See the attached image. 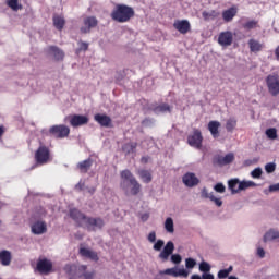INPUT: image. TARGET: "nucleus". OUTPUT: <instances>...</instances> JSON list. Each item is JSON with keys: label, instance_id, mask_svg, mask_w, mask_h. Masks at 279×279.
Instances as JSON below:
<instances>
[{"label": "nucleus", "instance_id": "f257e3e1", "mask_svg": "<svg viewBox=\"0 0 279 279\" xmlns=\"http://www.w3.org/2000/svg\"><path fill=\"white\" fill-rule=\"evenodd\" d=\"M120 177L122 179L120 186L122 191H124L125 195H138L141 193L142 185L138 183L134 174H132V171L130 170H123L120 173Z\"/></svg>", "mask_w": 279, "mask_h": 279}, {"label": "nucleus", "instance_id": "f03ea898", "mask_svg": "<svg viewBox=\"0 0 279 279\" xmlns=\"http://www.w3.org/2000/svg\"><path fill=\"white\" fill-rule=\"evenodd\" d=\"M70 217L80 228H84V226H86L88 230H90V228H104V219L87 217L77 208L70 209Z\"/></svg>", "mask_w": 279, "mask_h": 279}, {"label": "nucleus", "instance_id": "7ed1b4c3", "mask_svg": "<svg viewBox=\"0 0 279 279\" xmlns=\"http://www.w3.org/2000/svg\"><path fill=\"white\" fill-rule=\"evenodd\" d=\"M134 8L128 4H116L111 12V19L116 23H129L130 20L134 19Z\"/></svg>", "mask_w": 279, "mask_h": 279}, {"label": "nucleus", "instance_id": "20e7f679", "mask_svg": "<svg viewBox=\"0 0 279 279\" xmlns=\"http://www.w3.org/2000/svg\"><path fill=\"white\" fill-rule=\"evenodd\" d=\"M48 132L53 138H68L69 134H71V129L64 124H56L50 126Z\"/></svg>", "mask_w": 279, "mask_h": 279}, {"label": "nucleus", "instance_id": "39448f33", "mask_svg": "<svg viewBox=\"0 0 279 279\" xmlns=\"http://www.w3.org/2000/svg\"><path fill=\"white\" fill-rule=\"evenodd\" d=\"M51 158V151L49 147L41 145L35 153V160L37 165H47Z\"/></svg>", "mask_w": 279, "mask_h": 279}, {"label": "nucleus", "instance_id": "423d86ee", "mask_svg": "<svg viewBox=\"0 0 279 279\" xmlns=\"http://www.w3.org/2000/svg\"><path fill=\"white\" fill-rule=\"evenodd\" d=\"M36 271L41 276H49L53 271V263L47 258H39L37 260Z\"/></svg>", "mask_w": 279, "mask_h": 279}, {"label": "nucleus", "instance_id": "0eeeda50", "mask_svg": "<svg viewBox=\"0 0 279 279\" xmlns=\"http://www.w3.org/2000/svg\"><path fill=\"white\" fill-rule=\"evenodd\" d=\"M266 84L268 86V92L272 97L279 95V77L278 75H268L266 78Z\"/></svg>", "mask_w": 279, "mask_h": 279}, {"label": "nucleus", "instance_id": "6e6552de", "mask_svg": "<svg viewBox=\"0 0 279 279\" xmlns=\"http://www.w3.org/2000/svg\"><path fill=\"white\" fill-rule=\"evenodd\" d=\"M204 137L202 136V131L195 129L192 135H189L187 143L191 147H196V149H202V142Z\"/></svg>", "mask_w": 279, "mask_h": 279}, {"label": "nucleus", "instance_id": "1a4fd4ad", "mask_svg": "<svg viewBox=\"0 0 279 279\" xmlns=\"http://www.w3.org/2000/svg\"><path fill=\"white\" fill-rule=\"evenodd\" d=\"M234 43V34L230 31L221 32L218 35V44L220 47H230Z\"/></svg>", "mask_w": 279, "mask_h": 279}, {"label": "nucleus", "instance_id": "9d476101", "mask_svg": "<svg viewBox=\"0 0 279 279\" xmlns=\"http://www.w3.org/2000/svg\"><path fill=\"white\" fill-rule=\"evenodd\" d=\"M234 162V154L229 153L226 156L218 155L214 158V165L217 167H226V165H231Z\"/></svg>", "mask_w": 279, "mask_h": 279}, {"label": "nucleus", "instance_id": "9b49d317", "mask_svg": "<svg viewBox=\"0 0 279 279\" xmlns=\"http://www.w3.org/2000/svg\"><path fill=\"white\" fill-rule=\"evenodd\" d=\"M83 23H84V26L81 27L82 34H89L90 29H93L94 27H97V25L99 24V21H97V17L95 16H87L84 19Z\"/></svg>", "mask_w": 279, "mask_h": 279}, {"label": "nucleus", "instance_id": "f8f14e48", "mask_svg": "<svg viewBox=\"0 0 279 279\" xmlns=\"http://www.w3.org/2000/svg\"><path fill=\"white\" fill-rule=\"evenodd\" d=\"M70 125L72 128H81L82 125H88V117L82 114H73L69 117Z\"/></svg>", "mask_w": 279, "mask_h": 279}, {"label": "nucleus", "instance_id": "ddd939ff", "mask_svg": "<svg viewBox=\"0 0 279 279\" xmlns=\"http://www.w3.org/2000/svg\"><path fill=\"white\" fill-rule=\"evenodd\" d=\"M175 250V245L172 241L167 242L163 250L159 254V258L162 260V263H167L169 260V256L173 254Z\"/></svg>", "mask_w": 279, "mask_h": 279}, {"label": "nucleus", "instance_id": "4468645a", "mask_svg": "<svg viewBox=\"0 0 279 279\" xmlns=\"http://www.w3.org/2000/svg\"><path fill=\"white\" fill-rule=\"evenodd\" d=\"M166 276H172L173 278H189V270L181 268H167L166 270L161 271Z\"/></svg>", "mask_w": 279, "mask_h": 279}, {"label": "nucleus", "instance_id": "2eb2a0df", "mask_svg": "<svg viewBox=\"0 0 279 279\" xmlns=\"http://www.w3.org/2000/svg\"><path fill=\"white\" fill-rule=\"evenodd\" d=\"M173 27L180 34H189L191 32V22L189 20H177L173 23Z\"/></svg>", "mask_w": 279, "mask_h": 279}, {"label": "nucleus", "instance_id": "dca6fc26", "mask_svg": "<svg viewBox=\"0 0 279 279\" xmlns=\"http://www.w3.org/2000/svg\"><path fill=\"white\" fill-rule=\"evenodd\" d=\"M31 232L33 234H46L47 232V222L44 220H37L31 225Z\"/></svg>", "mask_w": 279, "mask_h": 279}, {"label": "nucleus", "instance_id": "f3484780", "mask_svg": "<svg viewBox=\"0 0 279 279\" xmlns=\"http://www.w3.org/2000/svg\"><path fill=\"white\" fill-rule=\"evenodd\" d=\"M183 184L187 186L189 189H193V186H197L199 184V179L195 177V173L193 172H187L183 175L182 178Z\"/></svg>", "mask_w": 279, "mask_h": 279}, {"label": "nucleus", "instance_id": "a211bd4d", "mask_svg": "<svg viewBox=\"0 0 279 279\" xmlns=\"http://www.w3.org/2000/svg\"><path fill=\"white\" fill-rule=\"evenodd\" d=\"M94 121L101 125V128H111L112 126V119L110 116L97 113L94 116Z\"/></svg>", "mask_w": 279, "mask_h": 279}, {"label": "nucleus", "instance_id": "6ab92c4d", "mask_svg": "<svg viewBox=\"0 0 279 279\" xmlns=\"http://www.w3.org/2000/svg\"><path fill=\"white\" fill-rule=\"evenodd\" d=\"M207 128L213 138H219V128H221V122L211 120L209 121Z\"/></svg>", "mask_w": 279, "mask_h": 279}, {"label": "nucleus", "instance_id": "aec40b11", "mask_svg": "<svg viewBox=\"0 0 279 279\" xmlns=\"http://www.w3.org/2000/svg\"><path fill=\"white\" fill-rule=\"evenodd\" d=\"M80 255L83 256L84 258H89V260H95V263L99 260V255H97V252L90 251L86 247L80 248Z\"/></svg>", "mask_w": 279, "mask_h": 279}, {"label": "nucleus", "instance_id": "412c9836", "mask_svg": "<svg viewBox=\"0 0 279 279\" xmlns=\"http://www.w3.org/2000/svg\"><path fill=\"white\" fill-rule=\"evenodd\" d=\"M48 51L50 53H52V56H53L54 60H57V62L64 60V51L62 49L58 48L57 46H49Z\"/></svg>", "mask_w": 279, "mask_h": 279}, {"label": "nucleus", "instance_id": "4be33fe9", "mask_svg": "<svg viewBox=\"0 0 279 279\" xmlns=\"http://www.w3.org/2000/svg\"><path fill=\"white\" fill-rule=\"evenodd\" d=\"M137 175L141 178V180L144 182V184H149L151 180H154V177H151V171L146 169H140L137 170Z\"/></svg>", "mask_w": 279, "mask_h": 279}, {"label": "nucleus", "instance_id": "5701e85b", "mask_svg": "<svg viewBox=\"0 0 279 279\" xmlns=\"http://www.w3.org/2000/svg\"><path fill=\"white\" fill-rule=\"evenodd\" d=\"M52 23L59 32H62L64 29V25H66V20L62 15H53Z\"/></svg>", "mask_w": 279, "mask_h": 279}, {"label": "nucleus", "instance_id": "b1692460", "mask_svg": "<svg viewBox=\"0 0 279 279\" xmlns=\"http://www.w3.org/2000/svg\"><path fill=\"white\" fill-rule=\"evenodd\" d=\"M248 47H250V51L252 53H258L259 51H263L265 46L256 39H250L248 40Z\"/></svg>", "mask_w": 279, "mask_h": 279}, {"label": "nucleus", "instance_id": "393cba45", "mask_svg": "<svg viewBox=\"0 0 279 279\" xmlns=\"http://www.w3.org/2000/svg\"><path fill=\"white\" fill-rule=\"evenodd\" d=\"M77 169L82 173H88L90 167H93V159L88 158L77 163Z\"/></svg>", "mask_w": 279, "mask_h": 279}, {"label": "nucleus", "instance_id": "a878e982", "mask_svg": "<svg viewBox=\"0 0 279 279\" xmlns=\"http://www.w3.org/2000/svg\"><path fill=\"white\" fill-rule=\"evenodd\" d=\"M236 8L231 7L228 10H225L222 12V19L225 21V23H230V21H232L234 19V16H236Z\"/></svg>", "mask_w": 279, "mask_h": 279}, {"label": "nucleus", "instance_id": "bb28decb", "mask_svg": "<svg viewBox=\"0 0 279 279\" xmlns=\"http://www.w3.org/2000/svg\"><path fill=\"white\" fill-rule=\"evenodd\" d=\"M0 263L3 267H8V265L12 263V253H10V251H1Z\"/></svg>", "mask_w": 279, "mask_h": 279}, {"label": "nucleus", "instance_id": "cd10ccee", "mask_svg": "<svg viewBox=\"0 0 279 279\" xmlns=\"http://www.w3.org/2000/svg\"><path fill=\"white\" fill-rule=\"evenodd\" d=\"M239 184H240L239 179H231L228 181V189L229 191H231L232 195H236V193H240Z\"/></svg>", "mask_w": 279, "mask_h": 279}, {"label": "nucleus", "instance_id": "c85d7f7f", "mask_svg": "<svg viewBox=\"0 0 279 279\" xmlns=\"http://www.w3.org/2000/svg\"><path fill=\"white\" fill-rule=\"evenodd\" d=\"M151 110L156 114H158L160 112H171V106H169V104H161V105L153 107Z\"/></svg>", "mask_w": 279, "mask_h": 279}, {"label": "nucleus", "instance_id": "c756f323", "mask_svg": "<svg viewBox=\"0 0 279 279\" xmlns=\"http://www.w3.org/2000/svg\"><path fill=\"white\" fill-rule=\"evenodd\" d=\"M202 16L204 21H213L219 16V12L211 10V11H203Z\"/></svg>", "mask_w": 279, "mask_h": 279}, {"label": "nucleus", "instance_id": "7c9ffc66", "mask_svg": "<svg viewBox=\"0 0 279 279\" xmlns=\"http://www.w3.org/2000/svg\"><path fill=\"white\" fill-rule=\"evenodd\" d=\"M136 147H138V144L136 142H131L124 144L122 149L125 154H134V151H136Z\"/></svg>", "mask_w": 279, "mask_h": 279}, {"label": "nucleus", "instance_id": "2f4dec72", "mask_svg": "<svg viewBox=\"0 0 279 279\" xmlns=\"http://www.w3.org/2000/svg\"><path fill=\"white\" fill-rule=\"evenodd\" d=\"M278 236H279L278 231L270 230L265 233L264 243H269V241H276V239H278Z\"/></svg>", "mask_w": 279, "mask_h": 279}, {"label": "nucleus", "instance_id": "473e14b6", "mask_svg": "<svg viewBox=\"0 0 279 279\" xmlns=\"http://www.w3.org/2000/svg\"><path fill=\"white\" fill-rule=\"evenodd\" d=\"M253 186H256L254 181H240L238 191H247V189H252Z\"/></svg>", "mask_w": 279, "mask_h": 279}, {"label": "nucleus", "instance_id": "72a5a7b5", "mask_svg": "<svg viewBox=\"0 0 279 279\" xmlns=\"http://www.w3.org/2000/svg\"><path fill=\"white\" fill-rule=\"evenodd\" d=\"M86 269H88V267L86 265H81L78 267V271L84 272L83 274V278H85V279H93V278H95V271L88 272V271H86Z\"/></svg>", "mask_w": 279, "mask_h": 279}, {"label": "nucleus", "instance_id": "f704fd0d", "mask_svg": "<svg viewBox=\"0 0 279 279\" xmlns=\"http://www.w3.org/2000/svg\"><path fill=\"white\" fill-rule=\"evenodd\" d=\"M7 5H9L14 12L23 10V5L19 4V0H7Z\"/></svg>", "mask_w": 279, "mask_h": 279}, {"label": "nucleus", "instance_id": "c9c22d12", "mask_svg": "<svg viewBox=\"0 0 279 279\" xmlns=\"http://www.w3.org/2000/svg\"><path fill=\"white\" fill-rule=\"evenodd\" d=\"M165 229L170 234H173V232H175V229L173 228V218L169 217V218L166 219V221H165Z\"/></svg>", "mask_w": 279, "mask_h": 279}, {"label": "nucleus", "instance_id": "e433bc0d", "mask_svg": "<svg viewBox=\"0 0 279 279\" xmlns=\"http://www.w3.org/2000/svg\"><path fill=\"white\" fill-rule=\"evenodd\" d=\"M234 128H236V119H234V118L228 119L227 123H226L227 132H232L234 130Z\"/></svg>", "mask_w": 279, "mask_h": 279}, {"label": "nucleus", "instance_id": "4c0bfd02", "mask_svg": "<svg viewBox=\"0 0 279 279\" xmlns=\"http://www.w3.org/2000/svg\"><path fill=\"white\" fill-rule=\"evenodd\" d=\"M266 136H268L271 141H276V138H278V130H276V128L267 129Z\"/></svg>", "mask_w": 279, "mask_h": 279}, {"label": "nucleus", "instance_id": "58836bf2", "mask_svg": "<svg viewBox=\"0 0 279 279\" xmlns=\"http://www.w3.org/2000/svg\"><path fill=\"white\" fill-rule=\"evenodd\" d=\"M256 27H258V21L256 20H251L243 24L244 29H256Z\"/></svg>", "mask_w": 279, "mask_h": 279}, {"label": "nucleus", "instance_id": "ea45409f", "mask_svg": "<svg viewBox=\"0 0 279 279\" xmlns=\"http://www.w3.org/2000/svg\"><path fill=\"white\" fill-rule=\"evenodd\" d=\"M232 266L228 267L227 269H221L218 272V278L222 279V278H228V276H230V274H232Z\"/></svg>", "mask_w": 279, "mask_h": 279}, {"label": "nucleus", "instance_id": "a19ab883", "mask_svg": "<svg viewBox=\"0 0 279 279\" xmlns=\"http://www.w3.org/2000/svg\"><path fill=\"white\" fill-rule=\"evenodd\" d=\"M195 265H197V262L194 258L189 257L185 259L186 269H194Z\"/></svg>", "mask_w": 279, "mask_h": 279}, {"label": "nucleus", "instance_id": "79ce46f5", "mask_svg": "<svg viewBox=\"0 0 279 279\" xmlns=\"http://www.w3.org/2000/svg\"><path fill=\"white\" fill-rule=\"evenodd\" d=\"M199 271H203V274H208V271H210V264L207 262H202L199 264Z\"/></svg>", "mask_w": 279, "mask_h": 279}, {"label": "nucleus", "instance_id": "37998d69", "mask_svg": "<svg viewBox=\"0 0 279 279\" xmlns=\"http://www.w3.org/2000/svg\"><path fill=\"white\" fill-rule=\"evenodd\" d=\"M80 51H88V43L78 41V49L76 50V53H80Z\"/></svg>", "mask_w": 279, "mask_h": 279}, {"label": "nucleus", "instance_id": "c03bdc74", "mask_svg": "<svg viewBox=\"0 0 279 279\" xmlns=\"http://www.w3.org/2000/svg\"><path fill=\"white\" fill-rule=\"evenodd\" d=\"M162 247H165V241H162V240H158V241L154 244V246H153V248L155 250V252H160V250H162Z\"/></svg>", "mask_w": 279, "mask_h": 279}, {"label": "nucleus", "instance_id": "a18cd8bd", "mask_svg": "<svg viewBox=\"0 0 279 279\" xmlns=\"http://www.w3.org/2000/svg\"><path fill=\"white\" fill-rule=\"evenodd\" d=\"M266 173H274L276 171V163L269 162L265 166Z\"/></svg>", "mask_w": 279, "mask_h": 279}, {"label": "nucleus", "instance_id": "49530a36", "mask_svg": "<svg viewBox=\"0 0 279 279\" xmlns=\"http://www.w3.org/2000/svg\"><path fill=\"white\" fill-rule=\"evenodd\" d=\"M214 190L216 191V193H226V185H223V183H217L214 186Z\"/></svg>", "mask_w": 279, "mask_h": 279}, {"label": "nucleus", "instance_id": "de8ad7c7", "mask_svg": "<svg viewBox=\"0 0 279 279\" xmlns=\"http://www.w3.org/2000/svg\"><path fill=\"white\" fill-rule=\"evenodd\" d=\"M171 262L174 263V265H180V263H182V256L180 254H173L171 255Z\"/></svg>", "mask_w": 279, "mask_h": 279}, {"label": "nucleus", "instance_id": "09e8293b", "mask_svg": "<svg viewBox=\"0 0 279 279\" xmlns=\"http://www.w3.org/2000/svg\"><path fill=\"white\" fill-rule=\"evenodd\" d=\"M252 178H260V175H263V169L260 168H255L252 172H251Z\"/></svg>", "mask_w": 279, "mask_h": 279}, {"label": "nucleus", "instance_id": "8fccbe9b", "mask_svg": "<svg viewBox=\"0 0 279 279\" xmlns=\"http://www.w3.org/2000/svg\"><path fill=\"white\" fill-rule=\"evenodd\" d=\"M201 195H202V197H203L204 199H210V197H213L215 194L208 193V190H206V187H204V189L202 190Z\"/></svg>", "mask_w": 279, "mask_h": 279}, {"label": "nucleus", "instance_id": "3c124183", "mask_svg": "<svg viewBox=\"0 0 279 279\" xmlns=\"http://www.w3.org/2000/svg\"><path fill=\"white\" fill-rule=\"evenodd\" d=\"M210 202H214V204H216V206L218 207L223 206V202L221 201V198L216 197L215 194L210 196Z\"/></svg>", "mask_w": 279, "mask_h": 279}, {"label": "nucleus", "instance_id": "603ef678", "mask_svg": "<svg viewBox=\"0 0 279 279\" xmlns=\"http://www.w3.org/2000/svg\"><path fill=\"white\" fill-rule=\"evenodd\" d=\"M149 243H156V231H153L148 234Z\"/></svg>", "mask_w": 279, "mask_h": 279}, {"label": "nucleus", "instance_id": "864d4df0", "mask_svg": "<svg viewBox=\"0 0 279 279\" xmlns=\"http://www.w3.org/2000/svg\"><path fill=\"white\" fill-rule=\"evenodd\" d=\"M257 256L265 258V250L263 247L257 248Z\"/></svg>", "mask_w": 279, "mask_h": 279}, {"label": "nucleus", "instance_id": "5fc2aeb1", "mask_svg": "<svg viewBox=\"0 0 279 279\" xmlns=\"http://www.w3.org/2000/svg\"><path fill=\"white\" fill-rule=\"evenodd\" d=\"M269 191L271 193H274V191H279V183L270 185L269 186Z\"/></svg>", "mask_w": 279, "mask_h": 279}, {"label": "nucleus", "instance_id": "6e6d98bb", "mask_svg": "<svg viewBox=\"0 0 279 279\" xmlns=\"http://www.w3.org/2000/svg\"><path fill=\"white\" fill-rule=\"evenodd\" d=\"M202 278L203 279H215V276H213V274L205 272V274H203Z\"/></svg>", "mask_w": 279, "mask_h": 279}, {"label": "nucleus", "instance_id": "4d7b16f0", "mask_svg": "<svg viewBox=\"0 0 279 279\" xmlns=\"http://www.w3.org/2000/svg\"><path fill=\"white\" fill-rule=\"evenodd\" d=\"M141 162H142V165H147V162H149V156L142 157Z\"/></svg>", "mask_w": 279, "mask_h": 279}, {"label": "nucleus", "instance_id": "13d9d810", "mask_svg": "<svg viewBox=\"0 0 279 279\" xmlns=\"http://www.w3.org/2000/svg\"><path fill=\"white\" fill-rule=\"evenodd\" d=\"M3 134H5V126L0 125V138H3Z\"/></svg>", "mask_w": 279, "mask_h": 279}, {"label": "nucleus", "instance_id": "bf43d9fd", "mask_svg": "<svg viewBox=\"0 0 279 279\" xmlns=\"http://www.w3.org/2000/svg\"><path fill=\"white\" fill-rule=\"evenodd\" d=\"M191 279H202V276H199V275H192Z\"/></svg>", "mask_w": 279, "mask_h": 279}, {"label": "nucleus", "instance_id": "052dcab7", "mask_svg": "<svg viewBox=\"0 0 279 279\" xmlns=\"http://www.w3.org/2000/svg\"><path fill=\"white\" fill-rule=\"evenodd\" d=\"M82 184L81 183H78L77 185H76V189L78 190V191H82Z\"/></svg>", "mask_w": 279, "mask_h": 279}, {"label": "nucleus", "instance_id": "680f3d73", "mask_svg": "<svg viewBox=\"0 0 279 279\" xmlns=\"http://www.w3.org/2000/svg\"><path fill=\"white\" fill-rule=\"evenodd\" d=\"M143 219H144L145 221H147V219H149V215L143 216Z\"/></svg>", "mask_w": 279, "mask_h": 279}, {"label": "nucleus", "instance_id": "e2e57ef3", "mask_svg": "<svg viewBox=\"0 0 279 279\" xmlns=\"http://www.w3.org/2000/svg\"><path fill=\"white\" fill-rule=\"evenodd\" d=\"M89 193L93 195V193H95V189L89 190Z\"/></svg>", "mask_w": 279, "mask_h": 279}, {"label": "nucleus", "instance_id": "0e129e2a", "mask_svg": "<svg viewBox=\"0 0 279 279\" xmlns=\"http://www.w3.org/2000/svg\"><path fill=\"white\" fill-rule=\"evenodd\" d=\"M229 279H239V278H236L234 276H230Z\"/></svg>", "mask_w": 279, "mask_h": 279}]
</instances>
